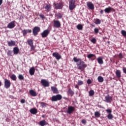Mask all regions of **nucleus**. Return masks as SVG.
<instances>
[{
	"label": "nucleus",
	"mask_w": 126,
	"mask_h": 126,
	"mask_svg": "<svg viewBox=\"0 0 126 126\" xmlns=\"http://www.w3.org/2000/svg\"><path fill=\"white\" fill-rule=\"evenodd\" d=\"M73 61L75 63H78L79 62V63H77V66H78V69H80L81 71H84L85 68L87 67V65L85 64V62L81 61L80 59L74 57Z\"/></svg>",
	"instance_id": "f257e3e1"
},
{
	"label": "nucleus",
	"mask_w": 126,
	"mask_h": 126,
	"mask_svg": "<svg viewBox=\"0 0 126 126\" xmlns=\"http://www.w3.org/2000/svg\"><path fill=\"white\" fill-rule=\"evenodd\" d=\"M63 99V96L58 94L56 95H53L51 97V101L52 102H57L58 101H61Z\"/></svg>",
	"instance_id": "f03ea898"
},
{
	"label": "nucleus",
	"mask_w": 126,
	"mask_h": 126,
	"mask_svg": "<svg viewBox=\"0 0 126 126\" xmlns=\"http://www.w3.org/2000/svg\"><path fill=\"white\" fill-rule=\"evenodd\" d=\"M55 9H62L63 7V2L61 1L59 3L54 2L53 3Z\"/></svg>",
	"instance_id": "7ed1b4c3"
},
{
	"label": "nucleus",
	"mask_w": 126,
	"mask_h": 126,
	"mask_svg": "<svg viewBox=\"0 0 126 126\" xmlns=\"http://www.w3.org/2000/svg\"><path fill=\"white\" fill-rule=\"evenodd\" d=\"M75 0H70L69 1V8L70 10H73L75 8Z\"/></svg>",
	"instance_id": "20e7f679"
},
{
	"label": "nucleus",
	"mask_w": 126,
	"mask_h": 126,
	"mask_svg": "<svg viewBox=\"0 0 126 126\" xmlns=\"http://www.w3.org/2000/svg\"><path fill=\"white\" fill-rule=\"evenodd\" d=\"M41 31V29L39 27H35L32 29V33L34 36H37L38 33Z\"/></svg>",
	"instance_id": "39448f33"
},
{
	"label": "nucleus",
	"mask_w": 126,
	"mask_h": 126,
	"mask_svg": "<svg viewBox=\"0 0 126 126\" xmlns=\"http://www.w3.org/2000/svg\"><path fill=\"white\" fill-rule=\"evenodd\" d=\"M53 27L55 28H60L61 26H62V24H61V22L59 20H54L53 21Z\"/></svg>",
	"instance_id": "423d86ee"
},
{
	"label": "nucleus",
	"mask_w": 126,
	"mask_h": 126,
	"mask_svg": "<svg viewBox=\"0 0 126 126\" xmlns=\"http://www.w3.org/2000/svg\"><path fill=\"white\" fill-rule=\"evenodd\" d=\"M104 101L106 102V103H111V102L113 101V97L108 94L105 96Z\"/></svg>",
	"instance_id": "0eeeda50"
},
{
	"label": "nucleus",
	"mask_w": 126,
	"mask_h": 126,
	"mask_svg": "<svg viewBox=\"0 0 126 126\" xmlns=\"http://www.w3.org/2000/svg\"><path fill=\"white\" fill-rule=\"evenodd\" d=\"M41 84L44 87H49L50 86V83L46 79H42L41 80Z\"/></svg>",
	"instance_id": "6e6552de"
},
{
	"label": "nucleus",
	"mask_w": 126,
	"mask_h": 126,
	"mask_svg": "<svg viewBox=\"0 0 126 126\" xmlns=\"http://www.w3.org/2000/svg\"><path fill=\"white\" fill-rule=\"evenodd\" d=\"M49 34H50V31L49 30H45L41 33V37L42 38H46Z\"/></svg>",
	"instance_id": "1a4fd4ad"
},
{
	"label": "nucleus",
	"mask_w": 126,
	"mask_h": 126,
	"mask_svg": "<svg viewBox=\"0 0 126 126\" xmlns=\"http://www.w3.org/2000/svg\"><path fill=\"white\" fill-rule=\"evenodd\" d=\"M104 11L105 12V13H110L111 12H115V11H116V10L115 9H114L113 8H112L111 7H108L104 9Z\"/></svg>",
	"instance_id": "9d476101"
},
{
	"label": "nucleus",
	"mask_w": 126,
	"mask_h": 126,
	"mask_svg": "<svg viewBox=\"0 0 126 126\" xmlns=\"http://www.w3.org/2000/svg\"><path fill=\"white\" fill-rule=\"evenodd\" d=\"M10 85H11V83H10V81L5 79L4 80V87L6 89H8L10 87Z\"/></svg>",
	"instance_id": "9b49d317"
},
{
	"label": "nucleus",
	"mask_w": 126,
	"mask_h": 126,
	"mask_svg": "<svg viewBox=\"0 0 126 126\" xmlns=\"http://www.w3.org/2000/svg\"><path fill=\"white\" fill-rule=\"evenodd\" d=\"M15 26V21H13L8 24V25L7 26V28H9V29H12L14 28Z\"/></svg>",
	"instance_id": "f8f14e48"
},
{
	"label": "nucleus",
	"mask_w": 126,
	"mask_h": 126,
	"mask_svg": "<svg viewBox=\"0 0 126 126\" xmlns=\"http://www.w3.org/2000/svg\"><path fill=\"white\" fill-rule=\"evenodd\" d=\"M53 57L55 58L57 61H59L62 59V56L58 52H54L52 54Z\"/></svg>",
	"instance_id": "ddd939ff"
},
{
	"label": "nucleus",
	"mask_w": 126,
	"mask_h": 126,
	"mask_svg": "<svg viewBox=\"0 0 126 126\" xmlns=\"http://www.w3.org/2000/svg\"><path fill=\"white\" fill-rule=\"evenodd\" d=\"M74 110H75L74 107L71 106H68L67 113V114H69V115H70L71 114H72V112H74Z\"/></svg>",
	"instance_id": "4468645a"
},
{
	"label": "nucleus",
	"mask_w": 126,
	"mask_h": 126,
	"mask_svg": "<svg viewBox=\"0 0 126 126\" xmlns=\"http://www.w3.org/2000/svg\"><path fill=\"white\" fill-rule=\"evenodd\" d=\"M87 5L90 9H91V10H93V9H94V4H93L92 2H87Z\"/></svg>",
	"instance_id": "2eb2a0df"
},
{
	"label": "nucleus",
	"mask_w": 126,
	"mask_h": 126,
	"mask_svg": "<svg viewBox=\"0 0 126 126\" xmlns=\"http://www.w3.org/2000/svg\"><path fill=\"white\" fill-rule=\"evenodd\" d=\"M45 9H46L47 12H50L51 11V9L52 8V5L51 4H46L44 7Z\"/></svg>",
	"instance_id": "dca6fc26"
},
{
	"label": "nucleus",
	"mask_w": 126,
	"mask_h": 126,
	"mask_svg": "<svg viewBox=\"0 0 126 126\" xmlns=\"http://www.w3.org/2000/svg\"><path fill=\"white\" fill-rule=\"evenodd\" d=\"M51 90L54 94H59V90L56 87H51Z\"/></svg>",
	"instance_id": "f3484780"
},
{
	"label": "nucleus",
	"mask_w": 126,
	"mask_h": 126,
	"mask_svg": "<svg viewBox=\"0 0 126 126\" xmlns=\"http://www.w3.org/2000/svg\"><path fill=\"white\" fill-rule=\"evenodd\" d=\"M7 44L9 47H12L15 46L16 42L15 41L11 40L10 41H8Z\"/></svg>",
	"instance_id": "a211bd4d"
},
{
	"label": "nucleus",
	"mask_w": 126,
	"mask_h": 126,
	"mask_svg": "<svg viewBox=\"0 0 126 126\" xmlns=\"http://www.w3.org/2000/svg\"><path fill=\"white\" fill-rule=\"evenodd\" d=\"M115 74L117 78H121L122 76V72H121V70H117L115 72Z\"/></svg>",
	"instance_id": "6ab92c4d"
},
{
	"label": "nucleus",
	"mask_w": 126,
	"mask_h": 126,
	"mask_svg": "<svg viewBox=\"0 0 126 126\" xmlns=\"http://www.w3.org/2000/svg\"><path fill=\"white\" fill-rule=\"evenodd\" d=\"M13 51L14 55H17L19 53V48H18L17 47H14L13 48Z\"/></svg>",
	"instance_id": "aec40b11"
},
{
	"label": "nucleus",
	"mask_w": 126,
	"mask_h": 126,
	"mask_svg": "<svg viewBox=\"0 0 126 126\" xmlns=\"http://www.w3.org/2000/svg\"><path fill=\"white\" fill-rule=\"evenodd\" d=\"M97 61L99 64H103V63H104V61H103V58H102V57H98L97 59Z\"/></svg>",
	"instance_id": "412c9836"
},
{
	"label": "nucleus",
	"mask_w": 126,
	"mask_h": 126,
	"mask_svg": "<svg viewBox=\"0 0 126 126\" xmlns=\"http://www.w3.org/2000/svg\"><path fill=\"white\" fill-rule=\"evenodd\" d=\"M29 73L31 75H34L35 73V68L32 67L30 69Z\"/></svg>",
	"instance_id": "4be33fe9"
},
{
	"label": "nucleus",
	"mask_w": 126,
	"mask_h": 126,
	"mask_svg": "<svg viewBox=\"0 0 126 126\" xmlns=\"http://www.w3.org/2000/svg\"><path fill=\"white\" fill-rule=\"evenodd\" d=\"M30 94H31V95L33 97L37 96V93H36V92L34 91L33 90L30 91Z\"/></svg>",
	"instance_id": "5701e85b"
},
{
	"label": "nucleus",
	"mask_w": 126,
	"mask_h": 126,
	"mask_svg": "<svg viewBox=\"0 0 126 126\" xmlns=\"http://www.w3.org/2000/svg\"><path fill=\"white\" fill-rule=\"evenodd\" d=\"M30 112L31 113V114H32V115H36L38 111L36 108H32L30 110Z\"/></svg>",
	"instance_id": "b1692460"
},
{
	"label": "nucleus",
	"mask_w": 126,
	"mask_h": 126,
	"mask_svg": "<svg viewBox=\"0 0 126 126\" xmlns=\"http://www.w3.org/2000/svg\"><path fill=\"white\" fill-rule=\"evenodd\" d=\"M39 125L41 126H47V125H48V123H47L46 121L42 120L39 122Z\"/></svg>",
	"instance_id": "393cba45"
},
{
	"label": "nucleus",
	"mask_w": 126,
	"mask_h": 126,
	"mask_svg": "<svg viewBox=\"0 0 126 126\" xmlns=\"http://www.w3.org/2000/svg\"><path fill=\"white\" fill-rule=\"evenodd\" d=\"M67 94H70L71 96L72 97L74 95V92L71 90V89L69 88L68 91L67 92Z\"/></svg>",
	"instance_id": "a878e982"
},
{
	"label": "nucleus",
	"mask_w": 126,
	"mask_h": 126,
	"mask_svg": "<svg viewBox=\"0 0 126 126\" xmlns=\"http://www.w3.org/2000/svg\"><path fill=\"white\" fill-rule=\"evenodd\" d=\"M88 59H92V58H94L93 60H95L96 59V55L93 54H90L87 56Z\"/></svg>",
	"instance_id": "bb28decb"
},
{
	"label": "nucleus",
	"mask_w": 126,
	"mask_h": 126,
	"mask_svg": "<svg viewBox=\"0 0 126 126\" xmlns=\"http://www.w3.org/2000/svg\"><path fill=\"white\" fill-rule=\"evenodd\" d=\"M27 42L28 44L29 45V46H32L33 44V40H32L31 39H28L27 41Z\"/></svg>",
	"instance_id": "cd10ccee"
},
{
	"label": "nucleus",
	"mask_w": 126,
	"mask_h": 126,
	"mask_svg": "<svg viewBox=\"0 0 126 126\" xmlns=\"http://www.w3.org/2000/svg\"><path fill=\"white\" fill-rule=\"evenodd\" d=\"M97 80L98 82H103V81H104V78L101 76H99L97 78Z\"/></svg>",
	"instance_id": "c85d7f7f"
},
{
	"label": "nucleus",
	"mask_w": 126,
	"mask_h": 126,
	"mask_svg": "<svg viewBox=\"0 0 126 126\" xmlns=\"http://www.w3.org/2000/svg\"><path fill=\"white\" fill-rule=\"evenodd\" d=\"M94 116L95 118H100V116H101V114H100L99 112L96 111L94 112Z\"/></svg>",
	"instance_id": "c756f323"
},
{
	"label": "nucleus",
	"mask_w": 126,
	"mask_h": 126,
	"mask_svg": "<svg viewBox=\"0 0 126 126\" xmlns=\"http://www.w3.org/2000/svg\"><path fill=\"white\" fill-rule=\"evenodd\" d=\"M39 104H40L41 107H42V108L47 107V103H46L44 102H39Z\"/></svg>",
	"instance_id": "7c9ffc66"
},
{
	"label": "nucleus",
	"mask_w": 126,
	"mask_h": 126,
	"mask_svg": "<svg viewBox=\"0 0 126 126\" xmlns=\"http://www.w3.org/2000/svg\"><path fill=\"white\" fill-rule=\"evenodd\" d=\"M77 29L78 30H82V29H83V26H82V25L81 24H78L77 26Z\"/></svg>",
	"instance_id": "2f4dec72"
},
{
	"label": "nucleus",
	"mask_w": 126,
	"mask_h": 126,
	"mask_svg": "<svg viewBox=\"0 0 126 126\" xmlns=\"http://www.w3.org/2000/svg\"><path fill=\"white\" fill-rule=\"evenodd\" d=\"M55 16H58V19H61V18H63V15H62L61 14V13H58L57 14H56Z\"/></svg>",
	"instance_id": "473e14b6"
},
{
	"label": "nucleus",
	"mask_w": 126,
	"mask_h": 126,
	"mask_svg": "<svg viewBox=\"0 0 126 126\" xmlns=\"http://www.w3.org/2000/svg\"><path fill=\"white\" fill-rule=\"evenodd\" d=\"M11 78L12 80H13L14 81H15L17 79L16 76L15 74H12L11 76Z\"/></svg>",
	"instance_id": "72a5a7b5"
},
{
	"label": "nucleus",
	"mask_w": 126,
	"mask_h": 126,
	"mask_svg": "<svg viewBox=\"0 0 126 126\" xmlns=\"http://www.w3.org/2000/svg\"><path fill=\"white\" fill-rule=\"evenodd\" d=\"M107 118H108V120H112V119H113V118H114V116H113V114L112 113H111V114H109L107 115Z\"/></svg>",
	"instance_id": "f704fd0d"
},
{
	"label": "nucleus",
	"mask_w": 126,
	"mask_h": 126,
	"mask_svg": "<svg viewBox=\"0 0 126 126\" xmlns=\"http://www.w3.org/2000/svg\"><path fill=\"white\" fill-rule=\"evenodd\" d=\"M7 55L10 57H12V51L11 50H8L7 52Z\"/></svg>",
	"instance_id": "c9c22d12"
},
{
	"label": "nucleus",
	"mask_w": 126,
	"mask_h": 126,
	"mask_svg": "<svg viewBox=\"0 0 126 126\" xmlns=\"http://www.w3.org/2000/svg\"><path fill=\"white\" fill-rule=\"evenodd\" d=\"M95 24L96 25L101 24V20L99 19H96Z\"/></svg>",
	"instance_id": "e433bc0d"
},
{
	"label": "nucleus",
	"mask_w": 126,
	"mask_h": 126,
	"mask_svg": "<svg viewBox=\"0 0 126 126\" xmlns=\"http://www.w3.org/2000/svg\"><path fill=\"white\" fill-rule=\"evenodd\" d=\"M89 96H93L94 94H95V92H94V91L91 90L89 92Z\"/></svg>",
	"instance_id": "4c0bfd02"
},
{
	"label": "nucleus",
	"mask_w": 126,
	"mask_h": 126,
	"mask_svg": "<svg viewBox=\"0 0 126 126\" xmlns=\"http://www.w3.org/2000/svg\"><path fill=\"white\" fill-rule=\"evenodd\" d=\"M121 34L124 36V37H126V31L125 30L121 31Z\"/></svg>",
	"instance_id": "58836bf2"
},
{
	"label": "nucleus",
	"mask_w": 126,
	"mask_h": 126,
	"mask_svg": "<svg viewBox=\"0 0 126 126\" xmlns=\"http://www.w3.org/2000/svg\"><path fill=\"white\" fill-rule=\"evenodd\" d=\"M22 33L23 36H26V35H27V32L26 31V30H23L22 31Z\"/></svg>",
	"instance_id": "ea45409f"
},
{
	"label": "nucleus",
	"mask_w": 126,
	"mask_h": 126,
	"mask_svg": "<svg viewBox=\"0 0 126 126\" xmlns=\"http://www.w3.org/2000/svg\"><path fill=\"white\" fill-rule=\"evenodd\" d=\"M77 84L78 85H79V86H80L81 85H83V81L81 80H78Z\"/></svg>",
	"instance_id": "a19ab883"
},
{
	"label": "nucleus",
	"mask_w": 126,
	"mask_h": 126,
	"mask_svg": "<svg viewBox=\"0 0 126 126\" xmlns=\"http://www.w3.org/2000/svg\"><path fill=\"white\" fill-rule=\"evenodd\" d=\"M18 78L20 79V80H24V77L21 74L19 75Z\"/></svg>",
	"instance_id": "79ce46f5"
},
{
	"label": "nucleus",
	"mask_w": 126,
	"mask_h": 126,
	"mask_svg": "<svg viewBox=\"0 0 126 126\" xmlns=\"http://www.w3.org/2000/svg\"><path fill=\"white\" fill-rule=\"evenodd\" d=\"M39 16H40V18H41L42 20H44V19H46V17L44 15H43V14H40V15H39Z\"/></svg>",
	"instance_id": "37998d69"
},
{
	"label": "nucleus",
	"mask_w": 126,
	"mask_h": 126,
	"mask_svg": "<svg viewBox=\"0 0 126 126\" xmlns=\"http://www.w3.org/2000/svg\"><path fill=\"white\" fill-rule=\"evenodd\" d=\"M106 112L109 114H112V109H107L106 110Z\"/></svg>",
	"instance_id": "c03bdc74"
},
{
	"label": "nucleus",
	"mask_w": 126,
	"mask_h": 126,
	"mask_svg": "<svg viewBox=\"0 0 126 126\" xmlns=\"http://www.w3.org/2000/svg\"><path fill=\"white\" fill-rule=\"evenodd\" d=\"M31 51H35V46H34V45L32 44V45H31Z\"/></svg>",
	"instance_id": "a18cd8bd"
},
{
	"label": "nucleus",
	"mask_w": 126,
	"mask_h": 126,
	"mask_svg": "<svg viewBox=\"0 0 126 126\" xmlns=\"http://www.w3.org/2000/svg\"><path fill=\"white\" fill-rule=\"evenodd\" d=\"M118 57L119 59H124V56L123 55V54H122V53H120L119 55H118Z\"/></svg>",
	"instance_id": "49530a36"
},
{
	"label": "nucleus",
	"mask_w": 126,
	"mask_h": 126,
	"mask_svg": "<svg viewBox=\"0 0 126 126\" xmlns=\"http://www.w3.org/2000/svg\"><path fill=\"white\" fill-rule=\"evenodd\" d=\"M96 39L95 38H93L92 40H91V42L92 43H93L94 44H96Z\"/></svg>",
	"instance_id": "de8ad7c7"
},
{
	"label": "nucleus",
	"mask_w": 126,
	"mask_h": 126,
	"mask_svg": "<svg viewBox=\"0 0 126 126\" xmlns=\"http://www.w3.org/2000/svg\"><path fill=\"white\" fill-rule=\"evenodd\" d=\"M94 31L95 32V33H96V34H97V33H99V29H98L97 28H95L94 29Z\"/></svg>",
	"instance_id": "09e8293b"
},
{
	"label": "nucleus",
	"mask_w": 126,
	"mask_h": 126,
	"mask_svg": "<svg viewBox=\"0 0 126 126\" xmlns=\"http://www.w3.org/2000/svg\"><path fill=\"white\" fill-rule=\"evenodd\" d=\"M81 123L83 125H86V120H85V119H83L81 121Z\"/></svg>",
	"instance_id": "8fccbe9b"
},
{
	"label": "nucleus",
	"mask_w": 126,
	"mask_h": 126,
	"mask_svg": "<svg viewBox=\"0 0 126 126\" xmlns=\"http://www.w3.org/2000/svg\"><path fill=\"white\" fill-rule=\"evenodd\" d=\"M87 83L88 84H91V83H92V81L90 79H88Z\"/></svg>",
	"instance_id": "3c124183"
},
{
	"label": "nucleus",
	"mask_w": 126,
	"mask_h": 126,
	"mask_svg": "<svg viewBox=\"0 0 126 126\" xmlns=\"http://www.w3.org/2000/svg\"><path fill=\"white\" fill-rule=\"evenodd\" d=\"M123 72H124L125 74H126V67H123Z\"/></svg>",
	"instance_id": "603ef678"
},
{
	"label": "nucleus",
	"mask_w": 126,
	"mask_h": 126,
	"mask_svg": "<svg viewBox=\"0 0 126 126\" xmlns=\"http://www.w3.org/2000/svg\"><path fill=\"white\" fill-rule=\"evenodd\" d=\"M26 31H27V33H32V30H26Z\"/></svg>",
	"instance_id": "864d4df0"
},
{
	"label": "nucleus",
	"mask_w": 126,
	"mask_h": 126,
	"mask_svg": "<svg viewBox=\"0 0 126 126\" xmlns=\"http://www.w3.org/2000/svg\"><path fill=\"white\" fill-rule=\"evenodd\" d=\"M21 103H22V104H24V103H25V99H22L21 100Z\"/></svg>",
	"instance_id": "5fc2aeb1"
},
{
	"label": "nucleus",
	"mask_w": 126,
	"mask_h": 126,
	"mask_svg": "<svg viewBox=\"0 0 126 126\" xmlns=\"http://www.w3.org/2000/svg\"><path fill=\"white\" fill-rule=\"evenodd\" d=\"M79 85H78V84H77V85H75V87L76 88H77V89H78V88H79Z\"/></svg>",
	"instance_id": "6e6d98bb"
},
{
	"label": "nucleus",
	"mask_w": 126,
	"mask_h": 126,
	"mask_svg": "<svg viewBox=\"0 0 126 126\" xmlns=\"http://www.w3.org/2000/svg\"><path fill=\"white\" fill-rule=\"evenodd\" d=\"M100 13L101 14H103L104 13V10H101Z\"/></svg>",
	"instance_id": "4d7b16f0"
},
{
	"label": "nucleus",
	"mask_w": 126,
	"mask_h": 126,
	"mask_svg": "<svg viewBox=\"0 0 126 126\" xmlns=\"http://www.w3.org/2000/svg\"><path fill=\"white\" fill-rule=\"evenodd\" d=\"M2 4V0H0V6Z\"/></svg>",
	"instance_id": "13d9d810"
},
{
	"label": "nucleus",
	"mask_w": 126,
	"mask_h": 126,
	"mask_svg": "<svg viewBox=\"0 0 126 126\" xmlns=\"http://www.w3.org/2000/svg\"><path fill=\"white\" fill-rule=\"evenodd\" d=\"M0 86H1V82L0 81Z\"/></svg>",
	"instance_id": "bf43d9fd"
},
{
	"label": "nucleus",
	"mask_w": 126,
	"mask_h": 126,
	"mask_svg": "<svg viewBox=\"0 0 126 126\" xmlns=\"http://www.w3.org/2000/svg\"><path fill=\"white\" fill-rule=\"evenodd\" d=\"M42 118H45V115H42Z\"/></svg>",
	"instance_id": "052dcab7"
}]
</instances>
